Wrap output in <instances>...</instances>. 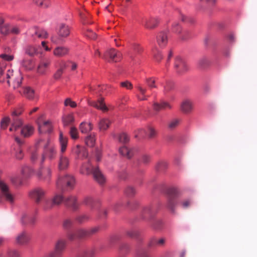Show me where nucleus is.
<instances>
[{"label": "nucleus", "instance_id": "nucleus-1", "mask_svg": "<svg viewBox=\"0 0 257 257\" xmlns=\"http://www.w3.org/2000/svg\"><path fill=\"white\" fill-rule=\"evenodd\" d=\"M6 67V64L3 62H0V82L3 83L7 79V82L10 86H12L14 89L19 88L22 83V76L20 71L9 70L6 74L4 70Z\"/></svg>", "mask_w": 257, "mask_h": 257}, {"label": "nucleus", "instance_id": "nucleus-2", "mask_svg": "<svg viewBox=\"0 0 257 257\" xmlns=\"http://www.w3.org/2000/svg\"><path fill=\"white\" fill-rule=\"evenodd\" d=\"M56 31L57 36H52L51 41L55 44H58L65 42V39L70 35V28L68 25L64 23H60L57 26Z\"/></svg>", "mask_w": 257, "mask_h": 257}, {"label": "nucleus", "instance_id": "nucleus-3", "mask_svg": "<svg viewBox=\"0 0 257 257\" xmlns=\"http://www.w3.org/2000/svg\"><path fill=\"white\" fill-rule=\"evenodd\" d=\"M75 182V181L73 176L67 174L59 177L56 182V186L58 189L61 190H64L66 188L72 189Z\"/></svg>", "mask_w": 257, "mask_h": 257}, {"label": "nucleus", "instance_id": "nucleus-4", "mask_svg": "<svg viewBox=\"0 0 257 257\" xmlns=\"http://www.w3.org/2000/svg\"><path fill=\"white\" fill-rule=\"evenodd\" d=\"M167 193L168 195V199L166 207L172 213H174L176 206V202L175 200V198L178 195V190L177 188H171L168 190Z\"/></svg>", "mask_w": 257, "mask_h": 257}, {"label": "nucleus", "instance_id": "nucleus-5", "mask_svg": "<svg viewBox=\"0 0 257 257\" xmlns=\"http://www.w3.org/2000/svg\"><path fill=\"white\" fill-rule=\"evenodd\" d=\"M41 145L45 146V156L49 157L50 159H52L55 157L56 154V150L49 140L45 142L42 140H40L36 143V146Z\"/></svg>", "mask_w": 257, "mask_h": 257}, {"label": "nucleus", "instance_id": "nucleus-6", "mask_svg": "<svg viewBox=\"0 0 257 257\" xmlns=\"http://www.w3.org/2000/svg\"><path fill=\"white\" fill-rule=\"evenodd\" d=\"M174 68L176 72L179 74H184L189 69L188 65L184 60L180 56H177L175 58Z\"/></svg>", "mask_w": 257, "mask_h": 257}, {"label": "nucleus", "instance_id": "nucleus-7", "mask_svg": "<svg viewBox=\"0 0 257 257\" xmlns=\"http://www.w3.org/2000/svg\"><path fill=\"white\" fill-rule=\"evenodd\" d=\"M87 229L80 228L76 230L74 232H69L67 234L68 238L70 240H74L76 239H82L88 237Z\"/></svg>", "mask_w": 257, "mask_h": 257}, {"label": "nucleus", "instance_id": "nucleus-8", "mask_svg": "<svg viewBox=\"0 0 257 257\" xmlns=\"http://www.w3.org/2000/svg\"><path fill=\"white\" fill-rule=\"evenodd\" d=\"M159 205L157 204L148 205L145 206L143 210L142 215L144 218L153 217L158 212Z\"/></svg>", "mask_w": 257, "mask_h": 257}, {"label": "nucleus", "instance_id": "nucleus-9", "mask_svg": "<svg viewBox=\"0 0 257 257\" xmlns=\"http://www.w3.org/2000/svg\"><path fill=\"white\" fill-rule=\"evenodd\" d=\"M159 22L157 17H148L142 20V24L147 29H153L158 26Z\"/></svg>", "mask_w": 257, "mask_h": 257}, {"label": "nucleus", "instance_id": "nucleus-10", "mask_svg": "<svg viewBox=\"0 0 257 257\" xmlns=\"http://www.w3.org/2000/svg\"><path fill=\"white\" fill-rule=\"evenodd\" d=\"M51 171L49 168L41 167L37 172L36 176L41 181L49 182L51 178Z\"/></svg>", "mask_w": 257, "mask_h": 257}, {"label": "nucleus", "instance_id": "nucleus-11", "mask_svg": "<svg viewBox=\"0 0 257 257\" xmlns=\"http://www.w3.org/2000/svg\"><path fill=\"white\" fill-rule=\"evenodd\" d=\"M0 190L2 196L10 202L14 201V197L9 191L8 185L3 181L0 180Z\"/></svg>", "mask_w": 257, "mask_h": 257}, {"label": "nucleus", "instance_id": "nucleus-12", "mask_svg": "<svg viewBox=\"0 0 257 257\" xmlns=\"http://www.w3.org/2000/svg\"><path fill=\"white\" fill-rule=\"evenodd\" d=\"M51 63V60L50 58H42L37 68L38 73L41 74H44L50 66Z\"/></svg>", "mask_w": 257, "mask_h": 257}, {"label": "nucleus", "instance_id": "nucleus-13", "mask_svg": "<svg viewBox=\"0 0 257 257\" xmlns=\"http://www.w3.org/2000/svg\"><path fill=\"white\" fill-rule=\"evenodd\" d=\"M121 57V53L114 49H111L107 51L102 57L104 59H107L108 58H109L113 62L119 61Z\"/></svg>", "mask_w": 257, "mask_h": 257}, {"label": "nucleus", "instance_id": "nucleus-14", "mask_svg": "<svg viewBox=\"0 0 257 257\" xmlns=\"http://www.w3.org/2000/svg\"><path fill=\"white\" fill-rule=\"evenodd\" d=\"M166 243V239L165 238H157L156 237H151L148 243V245L150 248H153L157 246L163 247Z\"/></svg>", "mask_w": 257, "mask_h": 257}, {"label": "nucleus", "instance_id": "nucleus-15", "mask_svg": "<svg viewBox=\"0 0 257 257\" xmlns=\"http://www.w3.org/2000/svg\"><path fill=\"white\" fill-rule=\"evenodd\" d=\"M87 102L90 106H93L104 112L107 111L108 110V108L104 103L103 99L102 98L98 99L96 101H93L88 99Z\"/></svg>", "mask_w": 257, "mask_h": 257}, {"label": "nucleus", "instance_id": "nucleus-16", "mask_svg": "<svg viewBox=\"0 0 257 257\" xmlns=\"http://www.w3.org/2000/svg\"><path fill=\"white\" fill-rule=\"evenodd\" d=\"M45 191L41 188L37 187L33 189V200L37 204H39L44 198Z\"/></svg>", "mask_w": 257, "mask_h": 257}, {"label": "nucleus", "instance_id": "nucleus-17", "mask_svg": "<svg viewBox=\"0 0 257 257\" xmlns=\"http://www.w3.org/2000/svg\"><path fill=\"white\" fill-rule=\"evenodd\" d=\"M64 200L62 196L57 194L54 197L52 201H46L45 208L46 209H50L55 205H59Z\"/></svg>", "mask_w": 257, "mask_h": 257}, {"label": "nucleus", "instance_id": "nucleus-18", "mask_svg": "<svg viewBox=\"0 0 257 257\" xmlns=\"http://www.w3.org/2000/svg\"><path fill=\"white\" fill-rule=\"evenodd\" d=\"M69 52V48L65 46H60L54 49L53 54L57 57H63L67 55Z\"/></svg>", "mask_w": 257, "mask_h": 257}, {"label": "nucleus", "instance_id": "nucleus-19", "mask_svg": "<svg viewBox=\"0 0 257 257\" xmlns=\"http://www.w3.org/2000/svg\"><path fill=\"white\" fill-rule=\"evenodd\" d=\"M93 176L95 180L100 185H103L106 182V178L98 168L93 170Z\"/></svg>", "mask_w": 257, "mask_h": 257}, {"label": "nucleus", "instance_id": "nucleus-20", "mask_svg": "<svg viewBox=\"0 0 257 257\" xmlns=\"http://www.w3.org/2000/svg\"><path fill=\"white\" fill-rule=\"evenodd\" d=\"M65 246L66 241L63 239H59L56 243L53 251L60 257L65 249Z\"/></svg>", "mask_w": 257, "mask_h": 257}, {"label": "nucleus", "instance_id": "nucleus-21", "mask_svg": "<svg viewBox=\"0 0 257 257\" xmlns=\"http://www.w3.org/2000/svg\"><path fill=\"white\" fill-rule=\"evenodd\" d=\"M157 41L160 47H165L168 42V37L166 32H161L157 37Z\"/></svg>", "mask_w": 257, "mask_h": 257}, {"label": "nucleus", "instance_id": "nucleus-22", "mask_svg": "<svg viewBox=\"0 0 257 257\" xmlns=\"http://www.w3.org/2000/svg\"><path fill=\"white\" fill-rule=\"evenodd\" d=\"M59 140L61 149L60 152L62 154L64 153L66 150L68 144V138L63 136L62 132H60Z\"/></svg>", "mask_w": 257, "mask_h": 257}, {"label": "nucleus", "instance_id": "nucleus-23", "mask_svg": "<svg viewBox=\"0 0 257 257\" xmlns=\"http://www.w3.org/2000/svg\"><path fill=\"white\" fill-rule=\"evenodd\" d=\"M40 133H50L52 131V126L50 121L47 120L43 122L42 124L38 126Z\"/></svg>", "mask_w": 257, "mask_h": 257}, {"label": "nucleus", "instance_id": "nucleus-24", "mask_svg": "<svg viewBox=\"0 0 257 257\" xmlns=\"http://www.w3.org/2000/svg\"><path fill=\"white\" fill-rule=\"evenodd\" d=\"M119 152L121 155L127 159H131L134 154V150L129 149L125 146L120 147L119 149Z\"/></svg>", "mask_w": 257, "mask_h": 257}, {"label": "nucleus", "instance_id": "nucleus-25", "mask_svg": "<svg viewBox=\"0 0 257 257\" xmlns=\"http://www.w3.org/2000/svg\"><path fill=\"white\" fill-rule=\"evenodd\" d=\"M66 205L71 208L73 210H76L78 207V204L75 196L68 197L65 201Z\"/></svg>", "mask_w": 257, "mask_h": 257}, {"label": "nucleus", "instance_id": "nucleus-26", "mask_svg": "<svg viewBox=\"0 0 257 257\" xmlns=\"http://www.w3.org/2000/svg\"><path fill=\"white\" fill-rule=\"evenodd\" d=\"M153 108L155 110L158 111L166 108L171 109L172 107L168 102L162 101L160 103L155 102Z\"/></svg>", "mask_w": 257, "mask_h": 257}, {"label": "nucleus", "instance_id": "nucleus-27", "mask_svg": "<svg viewBox=\"0 0 257 257\" xmlns=\"http://www.w3.org/2000/svg\"><path fill=\"white\" fill-rule=\"evenodd\" d=\"M181 107L184 112L189 113L193 108L192 102L189 100H185L182 102Z\"/></svg>", "mask_w": 257, "mask_h": 257}, {"label": "nucleus", "instance_id": "nucleus-28", "mask_svg": "<svg viewBox=\"0 0 257 257\" xmlns=\"http://www.w3.org/2000/svg\"><path fill=\"white\" fill-rule=\"evenodd\" d=\"M34 29V34L36 37L40 39H46L48 37V34L44 29L37 27H35Z\"/></svg>", "mask_w": 257, "mask_h": 257}, {"label": "nucleus", "instance_id": "nucleus-29", "mask_svg": "<svg viewBox=\"0 0 257 257\" xmlns=\"http://www.w3.org/2000/svg\"><path fill=\"white\" fill-rule=\"evenodd\" d=\"M69 160L66 156L61 155L59 161V168L60 170H64L68 168Z\"/></svg>", "mask_w": 257, "mask_h": 257}, {"label": "nucleus", "instance_id": "nucleus-30", "mask_svg": "<svg viewBox=\"0 0 257 257\" xmlns=\"http://www.w3.org/2000/svg\"><path fill=\"white\" fill-rule=\"evenodd\" d=\"M110 120L106 118H101L98 123L99 128L101 131H105L107 130L110 124Z\"/></svg>", "mask_w": 257, "mask_h": 257}, {"label": "nucleus", "instance_id": "nucleus-31", "mask_svg": "<svg viewBox=\"0 0 257 257\" xmlns=\"http://www.w3.org/2000/svg\"><path fill=\"white\" fill-rule=\"evenodd\" d=\"M210 65V60L206 57L200 58L198 62V65L201 69H205Z\"/></svg>", "mask_w": 257, "mask_h": 257}, {"label": "nucleus", "instance_id": "nucleus-32", "mask_svg": "<svg viewBox=\"0 0 257 257\" xmlns=\"http://www.w3.org/2000/svg\"><path fill=\"white\" fill-rule=\"evenodd\" d=\"M95 168H93L91 165L88 163L86 164H84L82 165L81 173L83 174L89 175L90 174H93V170Z\"/></svg>", "mask_w": 257, "mask_h": 257}, {"label": "nucleus", "instance_id": "nucleus-33", "mask_svg": "<svg viewBox=\"0 0 257 257\" xmlns=\"http://www.w3.org/2000/svg\"><path fill=\"white\" fill-rule=\"evenodd\" d=\"M92 128L91 123L85 122H81L79 126V129L82 133L86 134Z\"/></svg>", "mask_w": 257, "mask_h": 257}, {"label": "nucleus", "instance_id": "nucleus-34", "mask_svg": "<svg viewBox=\"0 0 257 257\" xmlns=\"http://www.w3.org/2000/svg\"><path fill=\"white\" fill-rule=\"evenodd\" d=\"M137 88L141 93L140 95L137 96L138 99L140 100H141V101L147 100V98L148 97V96H146L145 95V93L147 91V89L146 88H144L141 85H139L137 86Z\"/></svg>", "mask_w": 257, "mask_h": 257}, {"label": "nucleus", "instance_id": "nucleus-35", "mask_svg": "<svg viewBox=\"0 0 257 257\" xmlns=\"http://www.w3.org/2000/svg\"><path fill=\"white\" fill-rule=\"evenodd\" d=\"M74 120V116L71 114L66 115L63 117V123L64 126L70 125Z\"/></svg>", "mask_w": 257, "mask_h": 257}, {"label": "nucleus", "instance_id": "nucleus-36", "mask_svg": "<svg viewBox=\"0 0 257 257\" xmlns=\"http://www.w3.org/2000/svg\"><path fill=\"white\" fill-rule=\"evenodd\" d=\"M14 154L17 159L21 160L23 158V153L20 146H16L14 148Z\"/></svg>", "mask_w": 257, "mask_h": 257}, {"label": "nucleus", "instance_id": "nucleus-37", "mask_svg": "<svg viewBox=\"0 0 257 257\" xmlns=\"http://www.w3.org/2000/svg\"><path fill=\"white\" fill-rule=\"evenodd\" d=\"M22 124V121L20 119H17L14 120L13 123L12 124L11 127H10V131H16L18 128H19Z\"/></svg>", "mask_w": 257, "mask_h": 257}, {"label": "nucleus", "instance_id": "nucleus-38", "mask_svg": "<svg viewBox=\"0 0 257 257\" xmlns=\"http://www.w3.org/2000/svg\"><path fill=\"white\" fill-rule=\"evenodd\" d=\"M95 143V138L94 135H90L87 136L85 139L86 145L90 147L94 146Z\"/></svg>", "mask_w": 257, "mask_h": 257}, {"label": "nucleus", "instance_id": "nucleus-39", "mask_svg": "<svg viewBox=\"0 0 257 257\" xmlns=\"http://www.w3.org/2000/svg\"><path fill=\"white\" fill-rule=\"evenodd\" d=\"M21 135L24 137H28L31 136L32 133L31 126L26 125L24 126L21 131Z\"/></svg>", "mask_w": 257, "mask_h": 257}, {"label": "nucleus", "instance_id": "nucleus-40", "mask_svg": "<svg viewBox=\"0 0 257 257\" xmlns=\"http://www.w3.org/2000/svg\"><path fill=\"white\" fill-rule=\"evenodd\" d=\"M22 65L27 70H31L32 69L31 60L29 59L28 57H24Z\"/></svg>", "mask_w": 257, "mask_h": 257}, {"label": "nucleus", "instance_id": "nucleus-41", "mask_svg": "<svg viewBox=\"0 0 257 257\" xmlns=\"http://www.w3.org/2000/svg\"><path fill=\"white\" fill-rule=\"evenodd\" d=\"M69 134L72 139L76 140L78 138V132L74 126H71L69 131Z\"/></svg>", "mask_w": 257, "mask_h": 257}, {"label": "nucleus", "instance_id": "nucleus-42", "mask_svg": "<svg viewBox=\"0 0 257 257\" xmlns=\"http://www.w3.org/2000/svg\"><path fill=\"white\" fill-rule=\"evenodd\" d=\"M174 89V84L172 82H167L164 86V93L166 94Z\"/></svg>", "mask_w": 257, "mask_h": 257}, {"label": "nucleus", "instance_id": "nucleus-43", "mask_svg": "<svg viewBox=\"0 0 257 257\" xmlns=\"http://www.w3.org/2000/svg\"><path fill=\"white\" fill-rule=\"evenodd\" d=\"M28 240V237L24 233L20 234L17 238V243L19 244H24L26 243Z\"/></svg>", "mask_w": 257, "mask_h": 257}, {"label": "nucleus", "instance_id": "nucleus-44", "mask_svg": "<svg viewBox=\"0 0 257 257\" xmlns=\"http://www.w3.org/2000/svg\"><path fill=\"white\" fill-rule=\"evenodd\" d=\"M10 119L9 117H4L1 121V127L3 130L7 128L10 123Z\"/></svg>", "mask_w": 257, "mask_h": 257}, {"label": "nucleus", "instance_id": "nucleus-45", "mask_svg": "<svg viewBox=\"0 0 257 257\" xmlns=\"http://www.w3.org/2000/svg\"><path fill=\"white\" fill-rule=\"evenodd\" d=\"M118 140L119 141L122 143H126L129 141L130 138L127 134L122 133L119 134Z\"/></svg>", "mask_w": 257, "mask_h": 257}, {"label": "nucleus", "instance_id": "nucleus-46", "mask_svg": "<svg viewBox=\"0 0 257 257\" xmlns=\"http://www.w3.org/2000/svg\"><path fill=\"white\" fill-rule=\"evenodd\" d=\"M136 189L132 186H128L125 189V193L128 196H133L136 193Z\"/></svg>", "mask_w": 257, "mask_h": 257}, {"label": "nucleus", "instance_id": "nucleus-47", "mask_svg": "<svg viewBox=\"0 0 257 257\" xmlns=\"http://www.w3.org/2000/svg\"><path fill=\"white\" fill-rule=\"evenodd\" d=\"M146 83L148 87L150 88H156L157 86L155 84L156 81L153 78H149L146 79Z\"/></svg>", "mask_w": 257, "mask_h": 257}, {"label": "nucleus", "instance_id": "nucleus-48", "mask_svg": "<svg viewBox=\"0 0 257 257\" xmlns=\"http://www.w3.org/2000/svg\"><path fill=\"white\" fill-rule=\"evenodd\" d=\"M73 224V221L70 218H66L64 220L63 222V227L65 229H68L70 228Z\"/></svg>", "mask_w": 257, "mask_h": 257}, {"label": "nucleus", "instance_id": "nucleus-49", "mask_svg": "<svg viewBox=\"0 0 257 257\" xmlns=\"http://www.w3.org/2000/svg\"><path fill=\"white\" fill-rule=\"evenodd\" d=\"M180 120L178 119H174L168 123V127L170 129H174L179 124Z\"/></svg>", "mask_w": 257, "mask_h": 257}, {"label": "nucleus", "instance_id": "nucleus-50", "mask_svg": "<svg viewBox=\"0 0 257 257\" xmlns=\"http://www.w3.org/2000/svg\"><path fill=\"white\" fill-rule=\"evenodd\" d=\"M23 94L27 98L31 99L32 91L30 87H25L23 88Z\"/></svg>", "mask_w": 257, "mask_h": 257}, {"label": "nucleus", "instance_id": "nucleus-51", "mask_svg": "<svg viewBox=\"0 0 257 257\" xmlns=\"http://www.w3.org/2000/svg\"><path fill=\"white\" fill-rule=\"evenodd\" d=\"M85 149L79 146H77L74 150V153L79 156L81 154V152H83V157H86L87 154L85 155V153L84 152Z\"/></svg>", "mask_w": 257, "mask_h": 257}, {"label": "nucleus", "instance_id": "nucleus-52", "mask_svg": "<svg viewBox=\"0 0 257 257\" xmlns=\"http://www.w3.org/2000/svg\"><path fill=\"white\" fill-rule=\"evenodd\" d=\"M64 104L65 106H70L72 108H74L76 107L77 104L75 101L71 100L70 98H67L64 102Z\"/></svg>", "mask_w": 257, "mask_h": 257}, {"label": "nucleus", "instance_id": "nucleus-53", "mask_svg": "<svg viewBox=\"0 0 257 257\" xmlns=\"http://www.w3.org/2000/svg\"><path fill=\"white\" fill-rule=\"evenodd\" d=\"M154 57L156 61L160 62L162 59V56L161 52L158 50H155L154 52Z\"/></svg>", "mask_w": 257, "mask_h": 257}, {"label": "nucleus", "instance_id": "nucleus-54", "mask_svg": "<svg viewBox=\"0 0 257 257\" xmlns=\"http://www.w3.org/2000/svg\"><path fill=\"white\" fill-rule=\"evenodd\" d=\"M0 57L2 58L4 60L7 61H12L14 58V55H8L6 54H2L0 55Z\"/></svg>", "mask_w": 257, "mask_h": 257}, {"label": "nucleus", "instance_id": "nucleus-55", "mask_svg": "<svg viewBox=\"0 0 257 257\" xmlns=\"http://www.w3.org/2000/svg\"><path fill=\"white\" fill-rule=\"evenodd\" d=\"M126 234L130 237H134L139 235V232L136 230L132 229L126 231Z\"/></svg>", "mask_w": 257, "mask_h": 257}, {"label": "nucleus", "instance_id": "nucleus-56", "mask_svg": "<svg viewBox=\"0 0 257 257\" xmlns=\"http://www.w3.org/2000/svg\"><path fill=\"white\" fill-rule=\"evenodd\" d=\"M9 257H21L19 252L16 250H11L8 252Z\"/></svg>", "mask_w": 257, "mask_h": 257}, {"label": "nucleus", "instance_id": "nucleus-57", "mask_svg": "<svg viewBox=\"0 0 257 257\" xmlns=\"http://www.w3.org/2000/svg\"><path fill=\"white\" fill-rule=\"evenodd\" d=\"M85 36L92 39H95L96 38V35L91 30H88L85 33Z\"/></svg>", "mask_w": 257, "mask_h": 257}, {"label": "nucleus", "instance_id": "nucleus-58", "mask_svg": "<svg viewBox=\"0 0 257 257\" xmlns=\"http://www.w3.org/2000/svg\"><path fill=\"white\" fill-rule=\"evenodd\" d=\"M120 85L121 87H124L127 89H132L133 88V84L128 81L121 82Z\"/></svg>", "mask_w": 257, "mask_h": 257}, {"label": "nucleus", "instance_id": "nucleus-59", "mask_svg": "<svg viewBox=\"0 0 257 257\" xmlns=\"http://www.w3.org/2000/svg\"><path fill=\"white\" fill-rule=\"evenodd\" d=\"M167 167V164L165 162H160L156 166V169L158 171H161Z\"/></svg>", "mask_w": 257, "mask_h": 257}, {"label": "nucleus", "instance_id": "nucleus-60", "mask_svg": "<svg viewBox=\"0 0 257 257\" xmlns=\"http://www.w3.org/2000/svg\"><path fill=\"white\" fill-rule=\"evenodd\" d=\"M163 221L161 220H157L155 221L153 224V227L156 229H160L163 226Z\"/></svg>", "mask_w": 257, "mask_h": 257}, {"label": "nucleus", "instance_id": "nucleus-61", "mask_svg": "<svg viewBox=\"0 0 257 257\" xmlns=\"http://www.w3.org/2000/svg\"><path fill=\"white\" fill-rule=\"evenodd\" d=\"M63 69L62 67H61V68L56 72L54 75V78L55 79H58L61 77L63 72Z\"/></svg>", "mask_w": 257, "mask_h": 257}, {"label": "nucleus", "instance_id": "nucleus-62", "mask_svg": "<svg viewBox=\"0 0 257 257\" xmlns=\"http://www.w3.org/2000/svg\"><path fill=\"white\" fill-rule=\"evenodd\" d=\"M88 218V217L85 215H82L78 216L76 218V220L80 223H82L87 220Z\"/></svg>", "mask_w": 257, "mask_h": 257}, {"label": "nucleus", "instance_id": "nucleus-63", "mask_svg": "<svg viewBox=\"0 0 257 257\" xmlns=\"http://www.w3.org/2000/svg\"><path fill=\"white\" fill-rule=\"evenodd\" d=\"M99 229V227L98 226L94 227L91 228L87 229L88 232L89 236L96 233Z\"/></svg>", "mask_w": 257, "mask_h": 257}, {"label": "nucleus", "instance_id": "nucleus-64", "mask_svg": "<svg viewBox=\"0 0 257 257\" xmlns=\"http://www.w3.org/2000/svg\"><path fill=\"white\" fill-rule=\"evenodd\" d=\"M93 254L94 250L91 249L85 251L81 257H93Z\"/></svg>", "mask_w": 257, "mask_h": 257}]
</instances>
